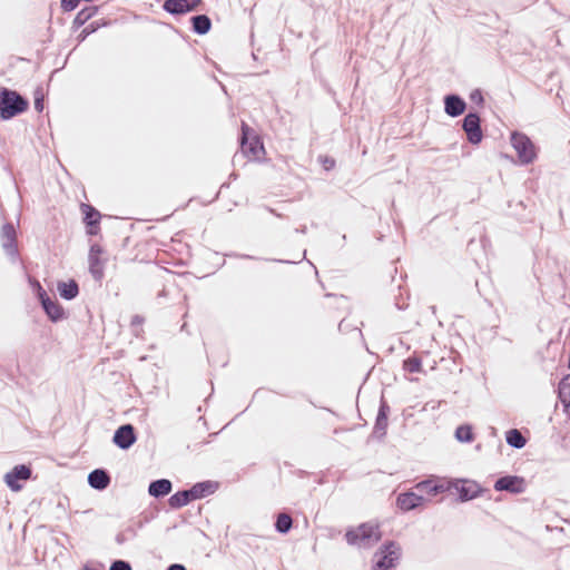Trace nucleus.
<instances>
[{
    "label": "nucleus",
    "instance_id": "obj_1",
    "mask_svg": "<svg viewBox=\"0 0 570 570\" xmlns=\"http://www.w3.org/2000/svg\"><path fill=\"white\" fill-rule=\"evenodd\" d=\"M27 107V100L18 92L7 88H0V116L2 119H10L23 112Z\"/></svg>",
    "mask_w": 570,
    "mask_h": 570
},
{
    "label": "nucleus",
    "instance_id": "obj_2",
    "mask_svg": "<svg viewBox=\"0 0 570 570\" xmlns=\"http://www.w3.org/2000/svg\"><path fill=\"white\" fill-rule=\"evenodd\" d=\"M350 544L358 547H371L381 539L379 527L373 523H363L345 534Z\"/></svg>",
    "mask_w": 570,
    "mask_h": 570
},
{
    "label": "nucleus",
    "instance_id": "obj_3",
    "mask_svg": "<svg viewBox=\"0 0 570 570\" xmlns=\"http://www.w3.org/2000/svg\"><path fill=\"white\" fill-rule=\"evenodd\" d=\"M511 145L518 154L521 164L532 163L537 157L535 146L528 136L521 132H512Z\"/></svg>",
    "mask_w": 570,
    "mask_h": 570
},
{
    "label": "nucleus",
    "instance_id": "obj_4",
    "mask_svg": "<svg viewBox=\"0 0 570 570\" xmlns=\"http://www.w3.org/2000/svg\"><path fill=\"white\" fill-rule=\"evenodd\" d=\"M375 557L377 560L373 570H392L401 557V548L395 542H389Z\"/></svg>",
    "mask_w": 570,
    "mask_h": 570
},
{
    "label": "nucleus",
    "instance_id": "obj_5",
    "mask_svg": "<svg viewBox=\"0 0 570 570\" xmlns=\"http://www.w3.org/2000/svg\"><path fill=\"white\" fill-rule=\"evenodd\" d=\"M448 487L449 490L454 489L459 493L461 501L472 500L481 492L480 485L469 480H450L448 481Z\"/></svg>",
    "mask_w": 570,
    "mask_h": 570
},
{
    "label": "nucleus",
    "instance_id": "obj_6",
    "mask_svg": "<svg viewBox=\"0 0 570 570\" xmlns=\"http://www.w3.org/2000/svg\"><path fill=\"white\" fill-rule=\"evenodd\" d=\"M462 127L466 134L469 142L473 145L481 142L483 135L480 126V117L478 114H468L463 119Z\"/></svg>",
    "mask_w": 570,
    "mask_h": 570
},
{
    "label": "nucleus",
    "instance_id": "obj_7",
    "mask_svg": "<svg viewBox=\"0 0 570 570\" xmlns=\"http://www.w3.org/2000/svg\"><path fill=\"white\" fill-rule=\"evenodd\" d=\"M1 246L6 254L10 257H16L17 249V233L12 224H4L0 233Z\"/></svg>",
    "mask_w": 570,
    "mask_h": 570
},
{
    "label": "nucleus",
    "instance_id": "obj_8",
    "mask_svg": "<svg viewBox=\"0 0 570 570\" xmlns=\"http://www.w3.org/2000/svg\"><path fill=\"white\" fill-rule=\"evenodd\" d=\"M31 470L29 466L24 464L16 465L11 471L6 473L4 482L12 491L21 490V484L18 483L19 480L26 481L30 479Z\"/></svg>",
    "mask_w": 570,
    "mask_h": 570
},
{
    "label": "nucleus",
    "instance_id": "obj_9",
    "mask_svg": "<svg viewBox=\"0 0 570 570\" xmlns=\"http://www.w3.org/2000/svg\"><path fill=\"white\" fill-rule=\"evenodd\" d=\"M136 440L135 428L131 424L119 426L112 438L114 443L121 450H128Z\"/></svg>",
    "mask_w": 570,
    "mask_h": 570
},
{
    "label": "nucleus",
    "instance_id": "obj_10",
    "mask_svg": "<svg viewBox=\"0 0 570 570\" xmlns=\"http://www.w3.org/2000/svg\"><path fill=\"white\" fill-rule=\"evenodd\" d=\"M524 488V480L517 475L502 476L494 483V490L508 491L511 493H522Z\"/></svg>",
    "mask_w": 570,
    "mask_h": 570
},
{
    "label": "nucleus",
    "instance_id": "obj_11",
    "mask_svg": "<svg viewBox=\"0 0 570 570\" xmlns=\"http://www.w3.org/2000/svg\"><path fill=\"white\" fill-rule=\"evenodd\" d=\"M202 0H166L164 2V10L173 14H183L195 10Z\"/></svg>",
    "mask_w": 570,
    "mask_h": 570
},
{
    "label": "nucleus",
    "instance_id": "obj_12",
    "mask_svg": "<svg viewBox=\"0 0 570 570\" xmlns=\"http://www.w3.org/2000/svg\"><path fill=\"white\" fill-rule=\"evenodd\" d=\"M414 489L424 495L435 497L449 490L448 481L436 482L434 480H424L415 484Z\"/></svg>",
    "mask_w": 570,
    "mask_h": 570
},
{
    "label": "nucleus",
    "instance_id": "obj_13",
    "mask_svg": "<svg viewBox=\"0 0 570 570\" xmlns=\"http://www.w3.org/2000/svg\"><path fill=\"white\" fill-rule=\"evenodd\" d=\"M39 298L46 314L52 322H58L63 318V308L57 301H52L43 291L39 292Z\"/></svg>",
    "mask_w": 570,
    "mask_h": 570
},
{
    "label": "nucleus",
    "instance_id": "obj_14",
    "mask_svg": "<svg viewBox=\"0 0 570 570\" xmlns=\"http://www.w3.org/2000/svg\"><path fill=\"white\" fill-rule=\"evenodd\" d=\"M426 501L425 497L416 492H405L397 497L396 504L403 511H411Z\"/></svg>",
    "mask_w": 570,
    "mask_h": 570
},
{
    "label": "nucleus",
    "instance_id": "obj_15",
    "mask_svg": "<svg viewBox=\"0 0 570 570\" xmlns=\"http://www.w3.org/2000/svg\"><path fill=\"white\" fill-rule=\"evenodd\" d=\"M102 249L99 245L94 244L89 250V269L95 279L99 281L104 276V266L99 258Z\"/></svg>",
    "mask_w": 570,
    "mask_h": 570
},
{
    "label": "nucleus",
    "instance_id": "obj_16",
    "mask_svg": "<svg viewBox=\"0 0 570 570\" xmlns=\"http://www.w3.org/2000/svg\"><path fill=\"white\" fill-rule=\"evenodd\" d=\"M465 102L456 95H449L444 98L445 112L451 117H458L465 110Z\"/></svg>",
    "mask_w": 570,
    "mask_h": 570
},
{
    "label": "nucleus",
    "instance_id": "obj_17",
    "mask_svg": "<svg viewBox=\"0 0 570 570\" xmlns=\"http://www.w3.org/2000/svg\"><path fill=\"white\" fill-rule=\"evenodd\" d=\"M242 131V149L244 150V153L257 157L259 151L263 150V145L259 142L257 138H254L253 140L248 141V127L246 125H243Z\"/></svg>",
    "mask_w": 570,
    "mask_h": 570
},
{
    "label": "nucleus",
    "instance_id": "obj_18",
    "mask_svg": "<svg viewBox=\"0 0 570 570\" xmlns=\"http://www.w3.org/2000/svg\"><path fill=\"white\" fill-rule=\"evenodd\" d=\"M88 483L97 490L106 489L110 483V478L106 471L97 469L89 473Z\"/></svg>",
    "mask_w": 570,
    "mask_h": 570
},
{
    "label": "nucleus",
    "instance_id": "obj_19",
    "mask_svg": "<svg viewBox=\"0 0 570 570\" xmlns=\"http://www.w3.org/2000/svg\"><path fill=\"white\" fill-rule=\"evenodd\" d=\"M171 491V482L167 479L153 481L149 484L148 492L151 497L160 498L167 495Z\"/></svg>",
    "mask_w": 570,
    "mask_h": 570
},
{
    "label": "nucleus",
    "instance_id": "obj_20",
    "mask_svg": "<svg viewBox=\"0 0 570 570\" xmlns=\"http://www.w3.org/2000/svg\"><path fill=\"white\" fill-rule=\"evenodd\" d=\"M559 397L566 412L570 415V374L559 383Z\"/></svg>",
    "mask_w": 570,
    "mask_h": 570
},
{
    "label": "nucleus",
    "instance_id": "obj_21",
    "mask_svg": "<svg viewBox=\"0 0 570 570\" xmlns=\"http://www.w3.org/2000/svg\"><path fill=\"white\" fill-rule=\"evenodd\" d=\"M59 295L65 299H72L78 295L79 288L75 281L58 283Z\"/></svg>",
    "mask_w": 570,
    "mask_h": 570
},
{
    "label": "nucleus",
    "instance_id": "obj_22",
    "mask_svg": "<svg viewBox=\"0 0 570 570\" xmlns=\"http://www.w3.org/2000/svg\"><path fill=\"white\" fill-rule=\"evenodd\" d=\"M193 29L198 35H205L212 27L210 19L206 14H199L191 18Z\"/></svg>",
    "mask_w": 570,
    "mask_h": 570
},
{
    "label": "nucleus",
    "instance_id": "obj_23",
    "mask_svg": "<svg viewBox=\"0 0 570 570\" xmlns=\"http://www.w3.org/2000/svg\"><path fill=\"white\" fill-rule=\"evenodd\" d=\"M215 489L216 488L212 482H200L189 489V492L193 500H196L205 497L208 493H213Z\"/></svg>",
    "mask_w": 570,
    "mask_h": 570
},
{
    "label": "nucleus",
    "instance_id": "obj_24",
    "mask_svg": "<svg viewBox=\"0 0 570 570\" xmlns=\"http://www.w3.org/2000/svg\"><path fill=\"white\" fill-rule=\"evenodd\" d=\"M193 500L189 490H184L175 493L169 498V505L174 509L181 508Z\"/></svg>",
    "mask_w": 570,
    "mask_h": 570
},
{
    "label": "nucleus",
    "instance_id": "obj_25",
    "mask_svg": "<svg viewBox=\"0 0 570 570\" xmlns=\"http://www.w3.org/2000/svg\"><path fill=\"white\" fill-rule=\"evenodd\" d=\"M505 440L510 446L515 448V449H522L527 443L525 438L517 429H512V430L508 431L507 435H505Z\"/></svg>",
    "mask_w": 570,
    "mask_h": 570
},
{
    "label": "nucleus",
    "instance_id": "obj_26",
    "mask_svg": "<svg viewBox=\"0 0 570 570\" xmlns=\"http://www.w3.org/2000/svg\"><path fill=\"white\" fill-rule=\"evenodd\" d=\"M386 410H387V406L385 404H383L380 407V411H379V414H377V417H376V422H375V426H374V433H376V434H379L381 436L385 434L386 428H387V413H386Z\"/></svg>",
    "mask_w": 570,
    "mask_h": 570
},
{
    "label": "nucleus",
    "instance_id": "obj_27",
    "mask_svg": "<svg viewBox=\"0 0 570 570\" xmlns=\"http://www.w3.org/2000/svg\"><path fill=\"white\" fill-rule=\"evenodd\" d=\"M455 439L459 442H472L474 439L471 425H460L455 430Z\"/></svg>",
    "mask_w": 570,
    "mask_h": 570
},
{
    "label": "nucleus",
    "instance_id": "obj_28",
    "mask_svg": "<svg viewBox=\"0 0 570 570\" xmlns=\"http://www.w3.org/2000/svg\"><path fill=\"white\" fill-rule=\"evenodd\" d=\"M292 524H293L292 518L286 513H281L277 517L275 527L278 532L287 533L291 530Z\"/></svg>",
    "mask_w": 570,
    "mask_h": 570
},
{
    "label": "nucleus",
    "instance_id": "obj_29",
    "mask_svg": "<svg viewBox=\"0 0 570 570\" xmlns=\"http://www.w3.org/2000/svg\"><path fill=\"white\" fill-rule=\"evenodd\" d=\"M83 213L86 214L85 220L89 226H94L98 223L100 214L88 205H83Z\"/></svg>",
    "mask_w": 570,
    "mask_h": 570
},
{
    "label": "nucleus",
    "instance_id": "obj_30",
    "mask_svg": "<svg viewBox=\"0 0 570 570\" xmlns=\"http://www.w3.org/2000/svg\"><path fill=\"white\" fill-rule=\"evenodd\" d=\"M403 366L410 373H417L421 371V361L416 357H410L404 361Z\"/></svg>",
    "mask_w": 570,
    "mask_h": 570
},
{
    "label": "nucleus",
    "instance_id": "obj_31",
    "mask_svg": "<svg viewBox=\"0 0 570 570\" xmlns=\"http://www.w3.org/2000/svg\"><path fill=\"white\" fill-rule=\"evenodd\" d=\"M110 570H131V566L124 560H116L111 563Z\"/></svg>",
    "mask_w": 570,
    "mask_h": 570
},
{
    "label": "nucleus",
    "instance_id": "obj_32",
    "mask_svg": "<svg viewBox=\"0 0 570 570\" xmlns=\"http://www.w3.org/2000/svg\"><path fill=\"white\" fill-rule=\"evenodd\" d=\"M92 10L91 9H83L81 10L78 14H77V18H76V21L80 22V23H83L86 22L89 18H91L92 16Z\"/></svg>",
    "mask_w": 570,
    "mask_h": 570
},
{
    "label": "nucleus",
    "instance_id": "obj_33",
    "mask_svg": "<svg viewBox=\"0 0 570 570\" xmlns=\"http://www.w3.org/2000/svg\"><path fill=\"white\" fill-rule=\"evenodd\" d=\"M80 0H61V7L65 11H71L77 8Z\"/></svg>",
    "mask_w": 570,
    "mask_h": 570
},
{
    "label": "nucleus",
    "instance_id": "obj_34",
    "mask_svg": "<svg viewBox=\"0 0 570 570\" xmlns=\"http://www.w3.org/2000/svg\"><path fill=\"white\" fill-rule=\"evenodd\" d=\"M470 98L472 101H474L476 104L483 102V97H482V94L480 90H474L473 92H471Z\"/></svg>",
    "mask_w": 570,
    "mask_h": 570
},
{
    "label": "nucleus",
    "instance_id": "obj_35",
    "mask_svg": "<svg viewBox=\"0 0 570 570\" xmlns=\"http://www.w3.org/2000/svg\"><path fill=\"white\" fill-rule=\"evenodd\" d=\"M335 165V161L333 159L325 158L324 160V167L325 169H332Z\"/></svg>",
    "mask_w": 570,
    "mask_h": 570
},
{
    "label": "nucleus",
    "instance_id": "obj_36",
    "mask_svg": "<svg viewBox=\"0 0 570 570\" xmlns=\"http://www.w3.org/2000/svg\"><path fill=\"white\" fill-rule=\"evenodd\" d=\"M125 541H126V538H125V534H124V533H118V534L116 535V542H117L118 544H122Z\"/></svg>",
    "mask_w": 570,
    "mask_h": 570
},
{
    "label": "nucleus",
    "instance_id": "obj_37",
    "mask_svg": "<svg viewBox=\"0 0 570 570\" xmlns=\"http://www.w3.org/2000/svg\"><path fill=\"white\" fill-rule=\"evenodd\" d=\"M167 570H186V568L181 564L175 563L169 566Z\"/></svg>",
    "mask_w": 570,
    "mask_h": 570
},
{
    "label": "nucleus",
    "instance_id": "obj_38",
    "mask_svg": "<svg viewBox=\"0 0 570 570\" xmlns=\"http://www.w3.org/2000/svg\"><path fill=\"white\" fill-rule=\"evenodd\" d=\"M35 107H36V109H37L38 111H41V110H42V102H41V100H40V99H37V100L35 101Z\"/></svg>",
    "mask_w": 570,
    "mask_h": 570
}]
</instances>
